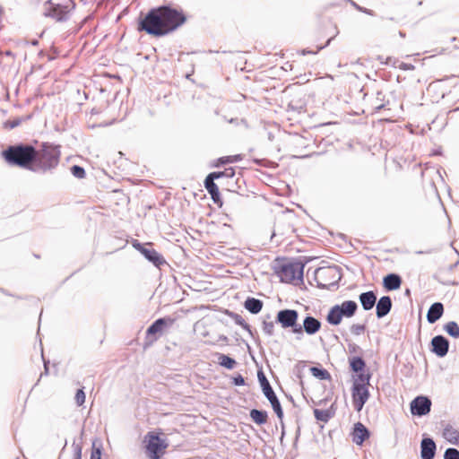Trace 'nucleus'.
<instances>
[{"instance_id":"1","label":"nucleus","mask_w":459,"mask_h":459,"mask_svg":"<svg viewBox=\"0 0 459 459\" xmlns=\"http://www.w3.org/2000/svg\"><path fill=\"white\" fill-rule=\"evenodd\" d=\"M186 22V15L182 10L163 5L142 14L138 20L137 30L153 37H162L175 31Z\"/></svg>"},{"instance_id":"2","label":"nucleus","mask_w":459,"mask_h":459,"mask_svg":"<svg viewBox=\"0 0 459 459\" xmlns=\"http://www.w3.org/2000/svg\"><path fill=\"white\" fill-rule=\"evenodd\" d=\"M36 148L30 144L11 145L2 152V157L10 165L32 170Z\"/></svg>"},{"instance_id":"3","label":"nucleus","mask_w":459,"mask_h":459,"mask_svg":"<svg viewBox=\"0 0 459 459\" xmlns=\"http://www.w3.org/2000/svg\"><path fill=\"white\" fill-rule=\"evenodd\" d=\"M61 158L60 146L49 143H42L39 149H36L33 158L32 171H48L55 169Z\"/></svg>"},{"instance_id":"4","label":"nucleus","mask_w":459,"mask_h":459,"mask_svg":"<svg viewBox=\"0 0 459 459\" xmlns=\"http://www.w3.org/2000/svg\"><path fill=\"white\" fill-rule=\"evenodd\" d=\"M160 430L149 431L143 437V445L148 459H161L169 448V441Z\"/></svg>"},{"instance_id":"5","label":"nucleus","mask_w":459,"mask_h":459,"mask_svg":"<svg viewBox=\"0 0 459 459\" xmlns=\"http://www.w3.org/2000/svg\"><path fill=\"white\" fill-rule=\"evenodd\" d=\"M369 380L370 375L361 373L354 377L351 396L355 410L360 411L369 398Z\"/></svg>"},{"instance_id":"6","label":"nucleus","mask_w":459,"mask_h":459,"mask_svg":"<svg viewBox=\"0 0 459 459\" xmlns=\"http://www.w3.org/2000/svg\"><path fill=\"white\" fill-rule=\"evenodd\" d=\"M275 274L282 282L294 283L302 279L303 268L298 263L281 262L276 265Z\"/></svg>"},{"instance_id":"7","label":"nucleus","mask_w":459,"mask_h":459,"mask_svg":"<svg viewBox=\"0 0 459 459\" xmlns=\"http://www.w3.org/2000/svg\"><path fill=\"white\" fill-rule=\"evenodd\" d=\"M358 305L355 301L346 300L340 305L333 306L328 312L326 320L330 325H338L343 317H351L355 315Z\"/></svg>"},{"instance_id":"8","label":"nucleus","mask_w":459,"mask_h":459,"mask_svg":"<svg viewBox=\"0 0 459 459\" xmlns=\"http://www.w3.org/2000/svg\"><path fill=\"white\" fill-rule=\"evenodd\" d=\"M65 4H54L52 0L46 4L45 13L56 20V22H63L69 18L70 13L73 9L71 6V1L66 0Z\"/></svg>"},{"instance_id":"9","label":"nucleus","mask_w":459,"mask_h":459,"mask_svg":"<svg viewBox=\"0 0 459 459\" xmlns=\"http://www.w3.org/2000/svg\"><path fill=\"white\" fill-rule=\"evenodd\" d=\"M299 314L294 309H283L277 314V322L283 328H291L295 333H302V326L298 325Z\"/></svg>"},{"instance_id":"10","label":"nucleus","mask_w":459,"mask_h":459,"mask_svg":"<svg viewBox=\"0 0 459 459\" xmlns=\"http://www.w3.org/2000/svg\"><path fill=\"white\" fill-rule=\"evenodd\" d=\"M175 322V319L170 317L159 318L153 322L146 330V342L145 346L152 345L159 338L158 334H161L167 325H170Z\"/></svg>"},{"instance_id":"11","label":"nucleus","mask_w":459,"mask_h":459,"mask_svg":"<svg viewBox=\"0 0 459 459\" xmlns=\"http://www.w3.org/2000/svg\"><path fill=\"white\" fill-rule=\"evenodd\" d=\"M258 377H259L261 386H262L264 395L271 403L272 407H273V411H275L277 417L280 420H281L283 418V411H282L281 403H280L277 396L275 395L272 386L270 385L268 380L266 379V377L264 376L263 373H259Z\"/></svg>"},{"instance_id":"12","label":"nucleus","mask_w":459,"mask_h":459,"mask_svg":"<svg viewBox=\"0 0 459 459\" xmlns=\"http://www.w3.org/2000/svg\"><path fill=\"white\" fill-rule=\"evenodd\" d=\"M431 402L424 396H418L411 403V411L413 415L422 416L429 412Z\"/></svg>"},{"instance_id":"13","label":"nucleus","mask_w":459,"mask_h":459,"mask_svg":"<svg viewBox=\"0 0 459 459\" xmlns=\"http://www.w3.org/2000/svg\"><path fill=\"white\" fill-rule=\"evenodd\" d=\"M220 178V174H209L204 180V186L211 195L213 202L221 206L222 202L219 192V187L214 183V179Z\"/></svg>"},{"instance_id":"14","label":"nucleus","mask_w":459,"mask_h":459,"mask_svg":"<svg viewBox=\"0 0 459 459\" xmlns=\"http://www.w3.org/2000/svg\"><path fill=\"white\" fill-rule=\"evenodd\" d=\"M431 344L432 351L439 357H444L448 351V341L442 335L435 336L431 341Z\"/></svg>"},{"instance_id":"15","label":"nucleus","mask_w":459,"mask_h":459,"mask_svg":"<svg viewBox=\"0 0 459 459\" xmlns=\"http://www.w3.org/2000/svg\"><path fill=\"white\" fill-rule=\"evenodd\" d=\"M369 437V432L367 428L360 422L354 425L352 432V440L357 445L361 446L363 442Z\"/></svg>"},{"instance_id":"16","label":"nucleus","mask_w":459,"mask_h":459,"mask_svg":"<svg viewBox=\"0 0 459 459\" xmlns=\"http://www.w3.org/2000/svg\"><path fill=\"white\" fill-rule=\"evenodd\" d=\"M422 459H433L436 452V444L431 438H424L420 444Z\"/></svg>"},{"instance_id":"17","label":"nucleus","mask_w":459,"mask_h":459,"mask_svg":"<svg viewBox=\"0 0 459 459\" xmlns=\"http://www.w3.org/2000/svg\"><path fill=\"white\" fill-rule=\"evenodd\" d=\"M402 284V279L399 275L394 273H390L384 277L383 285L384 288L387 290H395L400 289Z\"/></svg>"},{"instance_id":"18","label":"nucleus","mask_w":459,"mask_h":459,"mask_svg":"<svg viewBox=\"0 0 459 459\" xmlns=\"http://www.w3.org/2000/svg\"><path fill=\"white\" fill-rule=\"evenodd\" d=\"M444 313V306L440 302H436L429 307L428 314H427V319L429 323L433 324L436 321H437Z\"/></svg>"},{"instance_id":"19","label":"nucleus","mask_w":459,"mask_h":459,"mask_svg":"<svg viewBox=\"0 0 459 459\" xmlns=\"http://www.w3.org/2000/svg\"><path fill=\"white\" fill-rule=\"evenodd\" d=\"M392 307V300L390 297L384 296L380 298L377 304V317H383L386 316Z\"/></svg>"},{"instance_id":"20","label":"nucleus","mask_w":459,"mask_h":459,"mask_svg":"<svg viewBox=\"0 0 459 459\" xmlns=\"http://www.w3.org/2000/svg\"><path fill=\"white\" fill-rule=\"evenodd\" d=\"M320 328H321V323L316 318H315L313 316H307L304 319L302 330L304 329V331L307 334H310V335L315 334L316 333H317L320 330Z\"/></svg>"},{"instance_id":"21","label":"nucleus","mask_w":459,"mask_h":459,"mask_svg":"<svg viewBox=\"0 0 459 459\" xmlns=\"http://www.w3.org/2000/svg\"><path fill=\"white\" fill-rule=\"evenodd\" d=\"M139 250L144 256L155 265L161 264L164 260L162 256L153 248L140 247Z\"/></svg>"},{"instance_id":"22","label":"nucleus","mask_w":459,"mask_h":459,"mask_svg":"<svg viewBox=\"0 0 459 459\" xmlns=\"http://www.w3.org/2000/svg\"><path fill=\"white\" fill-rule=\"evenodd\" d=\"M377 300V297L373 291H368L359 295V301L365 310L371 309Z\"/></svg>"},{"instance_id":"23","label":"nucleus","mask_w":459,"mask_h":459,"mask_svg":"<svg viewBox=\"0 0 459 459\" xmlns=\"http://www.w3.org/2000/svg\"><path fill=\"white\" fill-rule=\"evenodd\" d=\"M443 437L449 443L457 445L459 443V430L453 426H446L443 431Z\"/></svg>"},{"instance_id":"24","label":"nucleus","mask_w":459,"mask_h":459,"mask_svg":"<svg viewBox=\"0 0 459 459\" xmlns=\"http://www.w3.org/2000/svg\"><path fill=\"white\" fill-rule=\"evenodd\" d=\"M336 34H337V30H336L335 27L331 28V32L330 33L325 34L324 31H318L317 36H316L317 39H325V42L324 44L318 46L316 48V50L311 51L310 53L316 54L320 49H322L325 47H326L330 43V41L336 36Z\"/></svg>"},{"instance_id":"25","label":"nucleus","mask_w":459,"mask_h":459,"mask_svg":"<svg viewBox=\"0 0 459 459\" xmlns=\"http://www.w3.org/2000/svg\"><path fill=\"white\" fill-rule=\"evenodd\" d=\"M250 418L252 420L258 424L263 425L265 424L268 420V414L264 411H259L256 409H253L250 411Z\"/></svg>"},{"instance_id":"26","label":"nucleus","mask_w":459,"mask_h":459,"mask_svg":"<svg viewBox=\"0 0 459 459\" xmlns=\"http://www.w3.org/2000/svg\"><path fill=\"white\" fill-rule=\"evenodd\" d=\"M350 366L351 368L359 375L364 373L366 364L360 357H352L350 359Z\"/></svg>"},{"instance_id":"27","label":"nucleus","mask_w":459,"mask_h":459,"mask_svg":"<svg viewBox=\"0 0 459 459\" xmlns=\"http://www.w3.org/2000/svg\"><path fill=\"white\" fill-rule=\"evenodd\" d=\"M246 308L253 314H256L261 311L263 303L259 299L254 298L248 299L245 303Z\"/></svg>"},{"instance_id":"28","label":"nucleus","mask_w":459,"mask_h":459,"mask_svg":"<svg viewBox=\"0 0 459 459\" xmlns=\"http://www.w3.org/2000/svg\"><path fill=\"white\" fill-rule=\"evenodd\" d=\"M218 360H219V364L221 367H224L228 369H232L237 364V362L234 359L229 357L225 354H219Z\"/></svg>"},{"instance_id":"29","label":"nucleus","mask_w":459,"mask_h":459,"mask_svg":"<svg viewBox=\"0 0 459 459\" xmlns=\"http://www.w3.org/2000/svg\"><path fill=\"white\" fill-rule=\"evenodd\" d=\"M242 160H243V156L241 154L223 156L217 160L216 166L224 165L227 163H234V162L240 161Z\"/></svg>"},{"instance_id":"30","label":"nucleus","mask_w":459,"mask_h":459,"mask_svg":"<svg viewBox=\"0 0 459 459\" xmlns=\"http://www.w3.org/2000/svg\"><path fill=\"white\" fill-rule=\"evenodd\" d=\"M314 415L316 418V420L327 422L332 418L333 413L329 410L315 409Z\"/></svg>"},{"instance_id":"31","label":"nucleus","mask_w":459,"mask_h":459,"mask_svg":"<svg viewBox=\"0 0 459 459\" xmlns=\"http://www.w3.org/2000/svg\"><path fill=\"white\" fill-rule=\"evenodd\" d=\"M445 330L449 335H451L455 338L459 337V325L455 322H454V321L448 322L445 325Z\"/></svg>"},{"instance_id":"32","label":"nucleus","mask_w":459,"mask_h":459,"mask_svg":"<svg viewBox=\"0 0 459 459\" xmlns=\"http://www.w3.org/2000/svg\"><path fill=\"white\" fill-rule=\"evenodd\" d=\"M392 65L404 71L414 69V66L412 65L404 62H399L398 60L395 59H394Z\"/></svg>"},{"instance_id":"33","label":"nucleus","mask_w":459,"mask_h":459,"mask_svg":"<svg viewBox=\"0 0 459 459\" xmlns=\"http://www.w3.org/2000/svg\"><path fill=\"white\" fill-rule=\"evenodd\" d=\"M445 459H459V451L455 448H448L444 455Z\"/></svg>"},{"instance_id":"34","label":"nucleus","mask_w":459,"mask_h":459,"mask_svg":"<svg viewBox=\"0 0 459 459\" xmlns=\"http://www.w3.org/2000/svg\"><path fill=\"white\" fill-rule=\"evenodd\" d=\"M71 170L73 175L78 178H83L85 177V171L83 168L80 166L74 165L72 167Z\"/></svg>"},{"instance_id":"35","label":"nucleus","mask_w":459,"mask_h":459,"mask_svg":"<svg viewBox=\"0 0 459 459\" xmlns=\"http://www.w3.org/2000/svg\"><path fill=\"white\" fill-rule=\"evenodd\" d=\"M75 403L78 406H82L85 402V394L82 389H79L74 396Z\"/></svg>"},{"instance_id":"36","label":"nucleus","mask_w":459,"mask_h":459,"mask_svg":"<svg viewBox=\"0 0 459 459\" xmlns=\"http://www.w3.org/2000/svg\"><path fill=\"white\" fill-rule=\"evenodd\" d=\"M365 325L360 324L352 325L351 327V332L355 335H359L365 331Z\"/></svg>"},{"instance_id":"37","label":"nucleus","mask_w":459,"mask_h":459,"mask_svg":"<svg viewBox=\"0 0 459 459\" xmlns=\"http://www.w3.org/2000/svg\"><path fill=\"white\" fill-rule=\"evenodd\" d=\"M264 332L268 335H273L274 333V324L273 322H264Z\"/></svg>"},{"instance_id":"38","label":"nucleus","mask_w":459,"mask_h":459,"mask_svg":"<svg viewBox=\"0 0 459 459\" xmlns=\"http://www.w3.org/2000/svg\"><path fill=\"white\" fill-rule=\"evenodd\" d=\"M212 174H220V178H221V177L232 178L235 175V170L233 168H228L224 171L212 172Z\"/></svg>"},{"instance_id":"39","label":"nucleus","mask_w":459,"mask_h":459,"mask_svg":"<svg viewBox=\"0 0 459 459\" xmlns=\"http://www.w3.org/2000/svg\"><path fill=\"white\" fill-rule=\"evenodd\" d=\"M311 372L313 376L318 377L320 378H325V376L327 374L325 370H322L317 368H311Z\"/></svg>"},{"instance_id":"40","label":"nucleus","mask_w":459,"mask_h":459,"mask_svg":"<svg viewBox=\"0 0 459 459\" xmlns=\"http://www.w3.org/2000/svg\"><path fill=\"white\" fill-rule=\"evenodd\" d=\"M91 459H101V452L100 448L93 447L91 454Z\"/></svg>"},{"instance_id":"41","label":"nucleus","mask_w":459,"mask_h":459,"mask_svg":"<svg viewBox=\"0 0 459 459\" xmlns=\"http://www.w3.org/2000/svg\"><path fill=\"white\" fill-rule=\"evenodd\" d=\"M233 384L235 385H245V379L241 375H238V377H235L233 378Z\"/></svg>"},{"instance_id":"42","label":"nucleus","mask_w":459,"mask_h":459,"mask_svg":"<svg viewBox=\"0 0 459 459\" xmlns=\"http://www.w3.org/2000/svg\"><path fill=\"white\" fill-rule=\"evenodd\" d=\"M377 59L380 61L381 64L385 65H392V63L394 62V59L392 57L384 58L383 56H378Z\"/></svg>"},{"instance_id":"43","label":"nucleus","mask_w":459,"mask_h":459,"mask_svg":"<svg viewBox=\"0 0 459 459\" xmlns=\"http://www.w3.org/2000/svg\"><path fill=\"white\" fill-rule=\"evenodd\" d=\"M400 36L404 37V34H403L401 31H399Z\"/></svg>"}]
</instances>
